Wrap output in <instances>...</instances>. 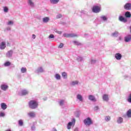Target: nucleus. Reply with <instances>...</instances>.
Masks as SVG:
<instances>
[{
  "label": "nucleus",
  "mask_w": 131,
  "mask_h": 131,
  "mask_svg": "<svg viewBox=\"0 0 131 131\" xmlns=\"http://www.w3.org/2000/svg\"><path fill=\"white\" fill-rule=\"evenodd\" d=\"M20 72L21 73H26V72H27V69L24 67L21 68L20 69Z\"/></svg>",
  "instance_id": "33"
},
{
  "label": "nucleus",
  "mask_w": 131,
  "mask_h": 131,
  "mask_svg": "<svg viewBox=\"0 0 131 131\" xmlns=\"http://www.w3.org/2000/svg\"><path fill=\"white\" fill-rule=\"evenodd\" d=\"M53 131H58V130H57V129H56V128H54L53 129Z\"/></svg>",
  "instance_id": "57"
},
{
  "label": "nucleus",
  "mask_w": 131,
  "mask_h": 131,
  "mask_svg": "<svg viewBox=\"0 0 131 131\" xmlns=\"http://www.w3.org/2000/svg\"><path fill=\"white\" fill-rule=\"evenodd\" d=\"M119 21H120L121 22H124V23H125L127 21V20L126 19L125 17H123V16L120 15L119 16Z\"/></svg>",
  "instance_id": "11"
},
{
  "label": "nucleus",
  "mask_w": 131,
  "mask_h": 131,
  "mask_svg": "<svg viewBox=\"0 0 131 131\" xmlns=\"http://www.w3.org/2000/svg\"><path fill=\"white\" fill-rule=\"evenodd\" d=\"M31 130L32 131H35V126L33 125L31 126Z\"/></svg>",
  "instance_id": "48"
},
{
  "label": "nucleus",
  "mask_w": 131,
  "mask_h": 131,
  "mask_svg": "<svg viewBox=\"0 0 131 131\" xmlns=\"http://www.w3.org/2000/svg\"><path fill=\"white\" fill-rule=\"evenodd\" d=\"M117 122L118 124H121L123 122V118L121 117H119L117 118Z\"/></svg>",
  "instance_id": "18"
},
{
  "label": "nucleus",
  "mask_w": 131,
  "mask_h": 131,
  "mask_svg": "<svg viewBox=\"0 0 131 131\" xmlns=\"http://www.w3.org/2000/svg\"><path fill=\"white\" fill-rule=\"evenodd\" d=\"M96 62H97V60H96V59L91 58V64H95Z\"/></svg>",
  "instance_id": "38"
},
{
  "label": "nucleus",
  "mask_w": 131,
  "mask_h": 131,
  "mask_svg": "<svg viewBox=\"0 0 131 131\" xmlns=\"http://www.w3.org/2000/svg\"><path fill=\"white\" fill-rule=\"evenodd\" d=\"M115 58H116V60H121V58H122V55H121V54L118 53L115 54Z\"/></svg>",
  "instance_id": "12"
},
{
  "label": "nucleus",
  "mask_w": 131,
  "mask_h": 131,
  "mask_svg": "<svg viewBox=\"0 0 131 131\" xmlns=\"http://www.w3.org/2000/svg\"><path fill=\"white\" fill-rule=\"evenodd\" d=\"M88 99L90 100V101H92V102H97V99H96V97L94 96V95H90L88 96Z\"/></svg>",
  "instance_id": "8"
},
{
  "label": "nucleus",
  "mask_w": 131,
  "mask_h": 131,
  "mask_svg": "<svg viewBox=\"0 0 131 131\" xmlns=\"http://www.w3.org/2000/svg\"><path fill=\"white\" fill-rule=\"evenodd\" d=\"M29 94V91L27 90H23L21 91L20 93H19V96H26Z\"/></svg>",
  "instance_id": "6"
},
{
  "label": "nucleus",
  "mask_w": 131,
  "mask_h": 131,
  "mask_svg": "<svg viewBox=\"0 0 131 131\" xmlns=\"http://www.w3.org/2000/svg\"><path fill=\"white\" fill-rule=\"evenodd\" d=\"M30 109H36L38 107V102L35 100H31L28 103Z\"/></svg>",
  "instance_id": "1"
},
{
  "label": "nucleus",
  "mask_w": 131,
  "mask_h": 131,
  "mask_svg": "<svg viewBox=\"0 0 131 131\" xmlns=\"http://www.w3.org/2000/svg\"><path fill=\"white\" fill-rule=\"evenodd\" d=\"M84 124L86 125V126H90V125H92V124H94V122H93V120L90 117H88L85 119L83 121Z\"/></svg>",
  "instance_id": "2"
},
{
  "label": "nucleus",
  "mask_w": 131,
  "mask_h": 131,
  "mask_svg": "<svg viewBox=\"0 0 131 131\" xmlns=\"http://www.w3.org/2000/svg\"><path fill=\"white\" fill-rule=\"evenodd\" d=\"M100 19L104 22H106V21H108V17H107L105 15H102L100 16Z\"/></svg>",
  "instance_id": "21"
},
{
  "label": "nucleus",
  "mask_w": 131,
  "mask_h": 131,
  "mask_svg": "<svg viewBox=\"0 0 131 131\" xmlns=\"http://www.w3.org/2000/svg\"><path fill=\"white\" fill-rule=\"evenodd\" d=\"M10 65H11V62H10V61H7L4 63V66H5V67H8V66H10Z\"/></svg>",
  "instance_id": "37"
},
{
  "label": "nucleus",
  "mask_w": 131,
  "mask_h": 131,
  "mask_svg": "<svg viewBox=\"0 0 131 131\" xmlns=\"http://www.w3.org/2000/svg\"><path fill=\"white\" fill-rule=\"evenodd\" d=\"M53 31H54V32H56L58 34H62V31H58V29H57L56 28L53 29Z\"/></svg>",
  "instance_id": "34"
},
{
  "label": "nucleus",
  "mask_w": 131,
  "mask_h": 131,
  "mask_svg": "<svg viewBox=\"0 0 131 131\" xmlns=\"http://www.w3.org/2000/svg\"><path fill=\"white\" fill-rule=\"evenodd\" d=\"M130 32H131V26H130Z\"/></svg>",
  "instance_id": "59"
},
{
  "label": "nucleus",
  "mask_w": 131,
  "mask_h": 131,
  "mask_svg": "<svg viewBox=\"0 0 131 131\" xmlns=\"http://www.w3.org/2000/svg\"><path fill=\"white\" fill-rule=\"evenodd\" d=\"M112 36H114V37H116L118 36V32H115L112 34Z\"/></svg>",
  "instance_id": "36"
},
{
  "label": "nucleus",
  "mask_w": 131,
  "mask_h": 131,
  "mask_svg": "<svg viewBox=\"0 0 131 131\" xmlns=\"http://www.w3.org/2000/svg\"><path fill=\"white\" fill-rule=\"evenodd\" d=\"M63 17V15L61 14H58L57 15H56V19H60Z\"/></svg>",
  "instance_id": "39"
},
{
  "label": "nucleus",
  "mask_w": 131,
  "mask_h": 131,
  "mask_svg": "<svg viewBox=\"0 0 131 131\" xmlns=\"http://www.w3.org/2000/svg\"><path fill=\"white\" fill-rule=\"evenodd\" d=\"M43 99L44 101H46V100H47V98H43Z\"/></svg>",
  "instance_id": "58"
},
{
  "label": "nucleus",
  "mask_w": 131,
  "mask_h": 131,
  "mask_svg": "<svg viewBox=\"0 0 131 131\" xmlns=\"http://www.w3.org/2000/svg\"><path fill=\"white\" fill-rule=\"evenodd\" d=\"M49 21H50V17H49L48 16H46L42 18V22L43 23H48V22H49Z\"/></svg>",
  "instance_id": "24"
},
{
  "label": "nucleus",
  "mask_w": 131,
  "mask_h": 131,
  "mask_svg": "<svg viewBox=\"0 0 131 131\" xmlns=\"http://www.w3.org/2000/svg\"><path fill=\"white\" fill-rule=\"evenodd\" d=\"M125 17L126 18H130L131 17V13L129 11H127L125 13Z\"/></svg>",
  "instance_id": "28"
},
{
  "label": "nucleus",
  "mask_w": 131,
  "mask_h": 131,
  "mask_svg": "<svg viewBox=\"0 0 131 131\" xmlns=\"http://www.w3.org/2000/svg\"><path fill=\"white\" fill-rule=\"evenodd\" d=\"M63 36L64 37L70 38V37H77L78 35L76 34H73V33H70V34L64 33L63 34Z\"/></svg>",
  "instance_id": "4"
},
{
  "label": "nucleus",
  "mask_w": 131,
  "mask_h": 131,
  "mask_svg": "<svg viewBox=\"0 0 131 131\" xmlns=\"http://www.w3.org/2000/svg\"><path fill=\"white\" fill-rule=\"evenodd\" d=\"M1 90H2V91H4L5 92H6V91H7L8 89H9V85L7 84H3L1 86Z\"/></svg>",
  "instance_id": "9"
},
{
  "label": "nucleus",
  "mask_w": 131,
  "mask_h": 131,
  "mask_svg": "<svg viewBox=\"0 0 131 131\" xmlns=\"http://www.w3.org/2000/svg\"><path fill=\"white\" fill-rule=\"evenodd\" d=\"M92 11L93 13H100V12H101V8H100V7L97 6H93L92 8Z\"/></svg>",
  "instance_id": "5"
},
{
  "label": "nucleus",
  "mask_w": 131,
  "mask_h": 131,
  "mask_svg": "<svg viewBox=\"0 0 131 131\" xmlns=\"http://www.w3.org/2000/svg\"><path fill=\"white\" fill-rule=\"evenodd\" d=\"M54 77L56 80H60L61 79V75L58 73L55 74Z\"/></svg>",
  "instance_id": "25"
},
{
  "label": "nucleus",
  "mask_w": 131,
  "mask_h": 131,
  "mask_svg": "<svg viewBox=\"0 0 131 131\" xmlns=\"http://www.w3.org/2000/svg\"><path fill=\"white\" fill-rule=\"evenodd\" d=\"M124 40L125 42H129L131 40V35L129 34L124 37Z\"/></svg>",
  "instance_id": "10"
},
{
  "label": "nucleus",
  "mask_w": 131,
  "mask_h": 131,
  "mask_svg": "<svg viewBox=\"0 0 131 131\" xmlns=\"http://www.w3.org/2000/svg\"><path fill=\"white\" fill-rule=\"evenodd\" d=\"M74 131H79V128L78 127H76L74 129Z\"/></svg>",
  "instance_id": "54"
},
{
  "label": "nucleus",
  "mask_w": 131,
  "mask_h": 131,
  "mask_svg": "<svg viewBox=\"0 0 131 131\" xmlns=\"http://www.w3.org/2000/svg\"><path fill=\"white\" fill-rule=\"evenodd\" d=\"M61 76L63 78V79H67V77H68L67 73L66 72L62 73Z\"/></svg>",
  "instance_id": "29"
},
{
  "label": "nucleus",
  "mask_w": 131,
  "mask_h": 131,
  "mask_svg": "<svg viewBox=\"0 0 131 131\" xmlns=\"http://www.w3.org/2000/svg\"><path fill=\"white\" fill-rule=\"evenodd\" d=\"M63 47H64V43H60L59 44V45L58 46V48L59 49H62V48H63Z\"/></svg>",
  "instance_id": "45"
},
{
  "label": "nucleus",
  "mask_w": 131,
  "mask_h": 131,
  "mask_svg": "<svg viewBox=\"0 0 131 131\" xmlns=\"http://www.w3.org/2000/svg\"><path fill=\"white\" fill-rule=\"evenodd\" d=\"M6 30H7L8 31L11 30V27H8L6 28Z\"/></svg>",
  "instance_id": "52"
},
{
  "label": "nucleus",
  "mask_w": 131,
  "mask_h": 131,
  "mask_svg": "<svg viewBox=\"0 0 131 131\" xmlns=\"http://www.w3.org/2000/svg\"><path fill=\"white\" fill-rule=\"evenodd\" d=\"M94 111H98L99 110V106H96L94 107Z\"/></svg>",
  "instance_id": "47"
},
{
  "label": "nucleus",
  "mask_w": 131,
  "mask_h": 131,
  "mask_svg": "<svg viewBox=\"0 0 131 131\" xmlns=\"http://www.w3.org/2000/svg\"><path fill=\"white\" fill-rule=\"evenodd\" d=\"M104 120L106 122H109V121H110V120H111V117L110 116H106L104 117Z\"/></svg>",
  "instance_id": "31"
},
{
  "label": "nucleus",
  "mask_w": 131,
  "mask_h": 131,
  "mask_svg": "<svg viewBox=\"0 0 131 131\" xmlns=\"http://www.w3.org/2000/svg\"><path fill=\"white\" fill-rule=\"evenodd\" d=\"M60 0H50V3L52 5H57Z\"/></svg>",
  "instance_id": "30"
},
{
  "label": "nucleus",
  "mask_w": 131,
  "mask_h": 131,
  "mask_svg": "<svg viewBox=\"0 0 131 131\" xmlns=\"http://www.w3.org/2000/svg\"><path fill=\"white\" fill-rule=\"evenodd\" d=\"M1 93H2V91L0 90V94H1Z\"/></svg>",
  "instance_id": "60"
},
{
  "label": "nucleus",
  "mask_w": 131,
  "mask_h": 131,
  "mask_svg": "<svg viewBox=\"0 0 131 131\" xmlns=\"http://www.w3.org/2000/svg\"><path fill=\"white\" fill-rule=\"evenodd\" d=\"M6 49V42L3 41L0 44V49L5 50Z\"/></svg>",
  "instance_id": "17"
},
{
  "label": "nucleus",
  "mask_w": 131,
  "mask_h": 131,
  "mask_svg": "<svg viewBox=\"0 0 131 131\" xmlns=\"http://www.w3.org/2000/svg\"><path fill=\"white\" fill-rule=\"evenodd\" d=\"M102 99L105 102H108L109 101V96L107 94H104L102 96Z\"/></svg>",
  "instance_id": "15"
},
{
  "label": "nucleus",
  "mask_w": 131,
  "mask_h": 131,
  "mask_svg": "<svg viewBox=\"0 0 131 131\" xmlns=\"http://www.w3.org/2000/svg\"><path fill=\"white\" fill-rule=\"evenodd\" d=\"M37 73H43L45 72V69L42 67H38L37 69Z\"/></svg>",
  "instance_id": "13"
},
{
  "label": "nucleus",
  "mask_w": 131,
  "mask_h": 131,
  "mask_svg": "<svg viewBox=\"0 0 131 131\" xmlns=\"http://www.w3.org/2000/svg\"><path fill=\"white\" fill-rule=\"evenodd\" d=\"M14 21L13 20H10L7 23V25H13Z\"/></svg>",
  "instance_id": "42"
},
{
  "label": "nucleus",
  "mask_w": 131,
  "mask_h": 131,
  "mask_svg": "<svg viewBox=\"0 0 131 131\" xmlns=\"http://www.w3.org/2000/svg\"><path fill=\"white\" fill-rule=\"evenodd\" d=\"M75 115L76 117H79V114L77 112H76L75 113Z\"/></svg>",
  "instance_id": "50"
},
{
  "label": "nucleus",
  "mask_w": 131,
  "mask_h": 131,
  "mask_svg": "<svg viewBox=\"0 0 131 131\" xmlns=\"http://www.w3.org/2000/svg\"><path fill=\"white\" fill-rule=\"evenodd\" d=\"M5 114L3 112L0 113V117H4L5 116Z\"/></svg>",
  "instance_id": "49"
},
{
  "label": "nucleus",
  "mask_w": 131,
  "mask_h": 131,
  "mask_svg": "<svg viewBox=\"0 0 131 131\" xmlns=\"http://www.w3.org/2000/svg\"><path fill=\"white\" fill-rule=\"evenodd\" d=\"M123 77H124L125 79H126V78H128L129 76L127 75H124Z\"/></svg>",
  "instance_id": "51"
},
{
  "label": "nucleus",
  "mask_w": 131,
  "mask_h": 131,
  "mask_svg": "<svg viewBox=\"0 0 131 131\" xmlns=\"http://www.w3.org/2000/svg\"><path fill=\"white\" fill-rule=\"evenodd\" d=\"M76 120L73 118L72 119L71 122H69L67 126V128L68 129H71V126H74L75 125Z\"/></svg>",
  "instance_id": "3"
},
{
  "label": "nucleus",
  "mask_w": 131,
  "mask_h": 131,
  "mask_svg": "<svg viewBox=\"0 0 131 131\" xmlns=\"http://www.w3.org/2000/svg\"><path fill=\"white\" fill-rule=\"evenodd\" d=\"M18 124H19V125H20V126H23V120H19L18 121Z\"/></svg>",
  "instance_id": "41"
},
{
  "label": "nucleus",
  "mask_w": 131,
  "mask_h": 131,
  "mask_svg": "<svg viewBox=\"0 0 131 131\" xmlns=\"http://www.w3.org/2000/svg\"><path fill=\"white\" fill-rule=\"evenodd\" d=\"M58 103H59V106H64V105H65V103H66V101H65V100L61 99L59 100Z\"/></svg>",
  "instance_id": "22"
},
{
  "label": "nucleus",
  "mask_w": 131,
  "mask_h": 131,
  "mask_svg": "<svg viewBox=\"0 0 131 131\" xmlns=\"http://www.w3.org/2000/svg\"><path fill=\"white\" fill-rule=\"evenodd\" d=\"M1 108L2 109H3V110H6V109H7V105L6 103H2L1 104Z\"/></svg>",
  "instance_id": "26"
},
{
  "label": "nucleus",
  "mask_w": 131,
  "mask_h": 131,
  "mask_svg": "<svg viewBox=\"0 0 131 131\" xmlns=\"http://www.w3.org/2000/svg\"><path fill=\"white\" fill-rule=\"evenodd\" d=\"M79 83V82L78 81L75 80V81H72L70 83V84L71 85H73V86H75V85H78Z\"/></svg>",
  "instance_id": "20"
},
{
  "label": "nucleus",
  "mask_w": 131,
  "mask_h": 131,
  "mask_svg": "<svg viewBox=\"0 0 131 131\" xmlns=\"http://www.w3.org/2000/svg\"><path fill=\"white\" fill-rule=\"evenodd\" d=\"M76 98L80 102H82L83 101V97H82V96L80 94H78Z\"/></svg>",
  "instance_id": "19"
},
{
  "label": "nucleus",
  "mask_w": 131,
  "mask_h": 131,
  "mask_svg": "<svg viewBox=\"0 0 131 131\" xmlns=\"http://www.w3.org/2000/svg\"><path fill=\"white\" fill-rule=\"evenodd\" d=\"M5 131H12L11 129H7Z\"/></svg>",
  "instance_id": "56"
},
{
  "label": "nucleus",
  "mask_w": 131,
  "mask_h": 131,
  "mask_svg": "<svg viewBox=\"0 0 131 131\" xmlns=\"http://www.w3.org/2000/svg\"><path fill=\"white\" fill-rule=\"evenodd\" d=\"M3 11L4 13H8L9 12V8L7 7H4Z\"/></svg>",
  "instance_id": "35"
},
{
  "label": "nucleus",
  "mask_w": 131,
  "mask_h": 131,
  "mask_svg": "<svg viewBox=\"0 0 131 131\" xmlns=\"http://www.w3.org/2000/svg\"><path fill=\"white\" fill-rule=\"evenodd\" d=\"M73 42L75 45V46H79L80 43L77 41H73Z\"/></svg>",
  "instance_id": "43"
},
{
  "label": "nucleus",
  "mask_w": 131,
  "mask_h": 131,
  "mask_svg": "<svg viewBox=\"0 0 131 131\" xmlns=\"http://www.w3.org/2000/svg\"><path fill=\"white\" fill-rule=\"evenodd\" d=\"M124 9L126 11H129L131 10V3H127L124 6Z\"/></svg>",
  "instance_id": "7"
},
{
  "label": "nucleus",
  "mask_w": 131,
  "mask_h": 131,
  "mask_svg": "<svg viewBox=\"0 0 131 131\" xmlns=\"http://www.w3.org/2000/svg\"><path fill=\"white\" fill-rule=\"evenodd\" d=\"M13 56V51L12 50L8 51L6 53V57L7 58H11Z\"/></svg>",
  "instance_id": "16"
},
{
  "label": "nucleus",
  "mask_w": 131,
  "mask_h": 131,
  "mask_svg": "<svg viewBox=\"0 0 131 131\" xmlns=\"http://www.w3.org/2000/svg\"><path fill=\"white\" fill-rule=\"evenodd\" d=\"M126 116L128 118H131V109H129L127 111Z\"/></svg>",
  "instance_id": "27"
},
{
  "label": "nucleus",
  "mask_w": 131,
  "mask_h": 131,
  "mask_svg": "<svg viewBox=\"0 0 131 131\" xmlns=\"http://www.w3.org/2000/svg\"><path fill=\"white\" fill-rule=\"evenodd\" d=\"M127 100L128 103H131V93L129 95Z\"/></svg>",
  "instance_id": "40"
},
{
  "label": "nucleus",
  "mask_w": 131,
  "mask_h": 131,
  "mask_svg": "<svg viewBox=\"0 0 131 131\" xmlns=\"http://www.w3.org/2000/svg\"><path fill=\"white\" fill-rule=\"evenodd\" d=\"M119 40H122V38L121 37H119Z\"/></svg>",
  "instance_id": "55"
},
{
  "label": "nucleus",
  "mask_w": 131,
  "mask_h": 131,
  "mask_svg": "<svg viewBox=\"0 0 131 131\" xmlns=\"http://www.w3.org/2000/svg\"><path fill=\"white\" fill-rule=\"evenodd\" d=\"M35 37H36L35 35V34H33L32 35V38H33V39H35Z\"/></svg>",
  "instance_id": "53"
},
{
  "label": "nucleus",
  "mask_w": 131,
  "mask_h": 131,
  "mask_svg": "<svg viewBox=\"0 0 131 131\" xmlns=\"http://www.w3.org/2000/svg\"><path fill=\"white\" fill-rule=\"evenodd\" d=\"M49 39H51L52 38H55V35H54V34H51L49 36Z\"/></svg>",
  "instance_id": "44"
},
{
  "label": "nucleus",
  "mask_w": 131,
  "mask_h": 131,
  "mask_svg": "<svg viewBox=\"0 0 131 131\" xmlns=\"http://www.w3.org/2000/svg\"><path fill=\"white\" fill-rule=\"evenodd\" d=\"M28 116H29V117L33 118L35 116V113H34V112H30L28 113Z\"/></svg>",
  "instance_id": "23"
},
{
  "label": "nucleus",
  "mask_w": 131,
  "mask_h": 131,
  "mask_svg": "<svg viewBox=\"0 0 131 131\" xmlns=\"http://www.w3.org/2000/svg\"><path fill=\"white\" fill-rule=\"evenodd\" d=\"M28 5L31 7V8H34V3L32 0H28Z\"/></svg>",
  "instance_id": "14"
},
{
  "label": "nucleus",
  "mask_w": 131,
  "mask_h": 131,
  "mask_svg": "<svg viewBox=\"0 0 131 131\" xmlns=\"http://www.w3.org/2000/svg\"><path fill=\"white\" fill-rule=\"evenodd\" d=\"M77 60L78 61V62H83L84 61L83 57L81 56H78L77 57Z\"/></svg>",
  "instance_id": "32"
},
{
  "label": "nucleus",
  "mask_w": 131,
  "mask_h": 131,
  "mask_svg": "<svg viewBox=\"0 0 131 131\" xmlns=\"http://www.w3.org/2000/svg\"><path fill=\"white\" fill-rule=\"evenodd\" d=\"M81 14H83L84 15H88V12H86L84 10H81Z\"/></svg>",
  "instance_id": "46"
}]
</instances>
